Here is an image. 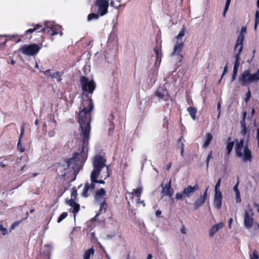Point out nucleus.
Listing matches in <instances>:
<instances>
[{
	"instance_id": "obj_27",
	"label": "nucleus",
	"mask_w": 259,
	"mask_h": 259,
	"mask_svg": "<svg viewBox=\"0 0 259 259\" xmlns=\"http://www.w3.org/2000/svg\"><path fill=\"white\" fill-rule=\"evenodd\" d=\"M245 115H246V113L244 112L243 113L244 118L240 122V124H241V127H242L241 133L243 135H245L247 133V129L246 127V125H245V119H244Z\"/></svg>"
},
{
	"instance_id": "obj_30",
	"label": "nucleus",
	"mask_w": 259,
	"mask_h": 259,
	"mask_svg": "<svg viewBox=\"0 0 259 259\" xmlns=\"http://www.w3.org/2000/svg\"><path fill=\"white\" fill-rule=\"evenodd\" d=\"M99 14H100L98 13V12H97V13L90 14L88 15V20L89 21H91L94 19H95V20L99 18Z\"/></svg>"
},
{
	"instance_id": "obj_19",
	"label": "nucleus",
	"mask_w": 259,
	"mask_h": 259,
	"mask_svg": "<svg viewBox=\"0 0 259 259\" xmlns=\"http://www.w3.org/2000/svg\"><path fill=\"white\" fill-rule=\"evenodd\" d=\"M142 191H143V187H139L137 189H133V192H128L127 194H128L129 197H130V198L132 199H133L134 195H135L136 197L139 198L141 196Z\"/></svg>"
},
{
	"instance_id": "obj_58",
	"label": "nucleus",
	"mask_w": 259,
	"mask_h": 259,
	"mask_svg": "<svg viewBox=\"0 0 259 259\" xmlns=\"http://www.w3.org/2000/svg\"><path fill=\"white\" fill-rule=\"evenodd\" d=\"M115 236V234H107L106 237L108 238V239H111L112 238V237H113L114 236Z\"/></svg>"
},
{
	"instance_id": "obj_54",
	"label": "nucleus",
	"mask_w": 259,
	"mask_h": 259,
	"mask_svg": "<svg viewBox=\"0 0 259 259\" xmlns=\"http://www.w3.org/2000/svg\"><path fill=\"white\" fill-rule=\"evenodd\" d=\"M221 103L220 102H218V104H217V108H218V110L219 111V115H218V117H219L220 116V109H221Z\"/></svg>"
},
{
	"instance_id": "obj_42",
	"label": "nucleus",
	"mask_w": 259,
	"mask_h": 259,
	"mask_svg": "<svg viewBox=\"0 0 259 259\" xmlns=\"http://www.w3.org/2000/svg\"><path fill=\"white\" fill-rule=\"evenodd\" d=\"M212 158V152H211L207 156V158H206V168H208V164H209V160L210 159Z\"/></svg>"
},
{
	"instance_id": "obj_31",
	"label": "nucleus",
	"mask_w": 259,
	"mask_h": 259,
	"mask_svg": "<svg viewBox=\"0 0 259 259\" xmlns=\"http://www.w3.org/2000/svg\"><path fill=\"white\" fill-rule=\"evenodd\" d=\"M249 257L250 259H258L259 255L257 251L255 250H254L252 252L251 251L249 252Z\"/></svg>"
},
{
	"instance_id": "obj_17",
	"label": "nucleus",
	"mask_w": 259,
	"mask_h": 259,
	"mask_svg": "<svg viewBox=\"0 0 259 259\" xmlns=\"http://www.w3.org/2000/svg\"><path fill=\"white\" fill-rule=\"evenodd\" d=\"M95 189V186L91 183H87L83 188L82 195L84 197H88L89 195V192Z\"/></svg>"
},
{
	"instance_id": "obj_63",
	"label": "nucleus",
	"mask_w": 259,
	"mask_h": 259,
	"mask_svg": "<svg viewBox=\"0 0 259 259\" xmlns=\"http://www.w3.org/2000/svg\"><path fill=\"white\" fill-rule=\"evenodd\" d=\"M236 75H237V73L234 74V72L233 71V76H232V80L233 81L235 79Z\"/></svg>"
},
{
	"instance_id": "obj_32",
	"label": "nucleus",
	"mask_w": 259,
	"mask_h": 259,
	"mask_svg": "<svg viewBox=\"0 0 259 259\" xmlns=\"http://www.w3.org/2000/svg\"><path fill=\"white\" fill-rule=\"evenodd\" d=\"M221 179H219L218 181L214 188V193H221L222 192L220 191V186H221Z\"/></svg>"
},
{
	"instance_id": "obj_40",
	"label": "nucleus",
	"mask_w": 259,
	"mask_h": 259,
	"mask_svg": "<svg viewBox=\"0 0 259 259\" xmlns=\"http://www.w3.org/2000/svg\"><path fill=\"white\" fill-rule=\"evenodd\" d=\"M240 64V62H237V61H235L233 67V71L234 72V74L237 73L238 69Z\"/></svg>"
},
{
	"instance_id": "obj_21",
	"label": "nucleus",
	"mask_w": 259,
	"mask_h": 259,
	"mask_svg": "<svg viewBox=\"0 0 259 259\" xmlns=\"http://www.w3.org/2000/svg\"><path fill=\"white\" fill-rule=\"evenodd\" d=\"M244 37L242 36H238L235 46V50L238 51L240 53L243 48V41Z\"/></svg>"
},
{
	"instance_id": "obj_52",
	"label": "nucleus",
	"mask_w": 259,
	"mask_h": 259,
	"mask_svg": "<svg viewBox=\"0 0 259 259\" xmlns=\"http://www.w3.org/2000/svg\"><path fill=\"white\" fill-rule=\"evenodd\" d=\"M256 140L257 141V144L259 147V128L257 130V134H256Z\"/></svg>"
},
{
	"instance_id": "obj_44",
	"label": "nucleus",
	"mask_w": 259,
	"mask_h": 259,
	"mask_svg": "<svg viewBox=\"0 0 259 259\" xmlns=\"http://www.w3.org/2000/svg\"><path fill=\"white\" fill-rule=\"evenodd\" d=\"M246 32V28L245 27H242L241 29V32L239 36H242L244 37V34Z\"/></svg>"
},
{
	"instance_id": "obj_25",
	"label": "nucleus",
	"mask_w": 259,
	"mask_h": 259,
	"mask_svg": "<svg viewBox=\"0 0 259 259\" xmlns=\"http://www.w3.org/2000/svg\"><path fill=\"white\" fill-rule=\"evenodd\" d=\"M68 204L73 208L72 212L74 214L76 213L79 210L80 206L78 204L74 201L70 200L68 201Z\"/></svg>"
},
{
	"instance_id": "obj_46",
	"label": "nucleus",
	"mask_w": 259,
	"mask_h": 259,
	"mask_svg": "<svg viewBox=\"0 0 259 259\" xmlns=\"http://www.w3.org/2000/svg\"><path fill=\"white\" fill-rule=\"evenodd\" d=\"M238 185H239V181H238L237 182V183L236 184V185L234 186V187L233 188V190L235 191V194L240 192L238 189Z\"/></svg>"
},
{
	"instance_id": "obj_16",
	"label": "nucleus",
	"mask_w": 259,
	"mask_h": 259,
	"mask_svg": "<svg viewBox=\"0 0 259 259\" xmlns=\"http://www.w3.org/2000/svg\"><path fill=\"white\" fill-rule=\"evenodd\" d=\"M222 198V193H214L213 203L214 206L218 209H220L221 208Z\"/></svg>"
},
{
	"instance_id": "obj_36",
	"label": "nucleus",
	"mask_w": 259,
	"mask_h": 259,
	"mask_svg": "<svg viewBox=\"0 0 259 259\" xmlns=\"http://www.w3.org/2000/svg\"><path fill=\"white\" fill-rule=\"evenodd\" d=\"M67 213L66 212H64L59 216L57 222L58 223H60L62 221H63L65 218L67 216Z\"/></svg>"
},
{
	"instance_id": "obj_1",
	"label": "nucleus",
	"mask_w": 259,
	"mask_h": 259,
	"mask_svg": "<svg viewBox=\"0 0 259 259\" xmlns=\"http://www.w3.org/2000/svg\"><path fill=\"white\" fill-rule=\"evenodd\" d=\"M79 107L78 121L80 127V134L83 138V143L88 142L90 137L91 111L93 109V103L88 95L85 96Z\"/></svg>"
},
{
	"instance_id": "obj_6",
	"label": "nucleus",
	"mask_w": 259,
	"mask_h": 259,
	"mask_svg": "<svg viewBox=\"0 0 259 259\" xmlns=\"http://www.w3.org/2000/svg\"><path fill=\"white\" fill-rule=\"evenodd\" d=\"M80 85L83 94H92L96 89V84L93 79L82 76L80 78Z\"/></svg>"
},
{
	"instance_id": "obj_39",
	"label": "nucleus",
	"mask_w": 259,
	"mask_h": 259,
	"mask_svg": "<svg viewBox=\"0 0 259 259\" xmlns=\"http://www.w3.org/2000/svg\"><path fill=\"white\" fill-rule=\"evenodd\" d=\"M0 231H2L3 235H6L8 234V230L6 228L3 227L2 225H0Z\"/></svg>"
},
{
	"instance_id": "obj_10",
	"label": "nucleus",
	"mask_w": 259,
	"mask_h": 259,
	"mask_svg": "<svg viewBox=\"0 0 259 259\" xmlns=\"http://www.w3.org/2000/svg\"><path fill=\"white\" fill-rule=\"evenodd\" d=\"M44 25L45 27L41 29L42 31H46L49 27L53 32L52 34V36L58 34H60V35L63 34V32L61 30V27L59 25L54 24L53 22L45 21L44 22Z\"/></svg>"
},
{
	"instance_id": "obj_38",
	"label": "nucleus",
	"mask_w": 259,
	"mask_h": 259,
	"mask_svg": "<svg viewBox=\"0 0 259 259\" xmlns=\"http://www.w3.org/2000/svg\"><path fill=\"white\" fill-rule=\"evenodd\" d=\"M17 148L20 152H23L25 151L24 148L22 146L21 144V139L19 138V140L17 144Z\"/></svg>"
},
{
	"instance_id": "obj_47",
	"label": "nucleus",
	"mask_w": 259,
	"mask_h": 259,
	"mask_svg": "<svg viewBox=\"0 0 259 259\" xmlns=\"http://www.w3.org/2000/svg\"><path fill=\"white\" fill-rule=\"evenodd\" d=\"M24 125L23 124L21 126V133H20V137L19 138L21 139L23 136V135L24 134Z\"/></svg>"
},
{
	"instance_id": "obj_53",
	"label": "nucleus",
	"mask_w": 259,
	"mask_h": 259,
	"mask_svg": "<svg viewBox=\"0 0 259 259\" xmlns=\"http://www.w3.org/2000/svg\"><path fill=\"white\" fill-rule=\"evenodd\" d=\"M181 232L182 234H186V230L184 227V226H183L182 228L181 229Z\"/></svg>"
},
{
	"instance_id": "obj_33",
	"label": "nucleus",
	"mask_w": 259,
	"mask_h": 259,
	"mask_svg": "<svg viewBox=\"0 0 259 259\" xmlns=\"http://www.w3.org/2000/svg\"><path fill=\"white\" fill-rule=\"evenodd\" d=\"M259 23V12L256 11L255 14V23H254V30H256L257 26Z\"/></svg>"
},
{
	"instance_id": "obj_49",
	"label": "nucleus",
	"mask_w": 259,
	"mask_h": 259,
	"mask_svg": "<svg viewBox=\"0 0 259 259\" xmlns=\"http://www.w3.org/2000/svg\"><path fill=\"white\" fill-rule=\"evenodd\" d=\"M227 71H228V66H227V64L224 68V71H223L221 78L223 77V76L227 72Z\"/></svg>"
},
{
	"instance_id": "obj_37",
	"label": "nucleus",
	"mask_w": 259,
	"mask_h": 259,
	"mask_svg": "<svg viewBox=\"0 0 259 259\" xmlns=\"http://www.w3.org/2000/svg\"><path fill=\"white\" fill-rule=\"evenodd\" d=\"M21 221H17L13 223L10 226V231L14 230L17 227H18L20 224Z\"/></svg>"
},
{
	"instance_id": "obj_48",
	"label": "nucleus",
	"mask_w": 259,
	"mask_h": 259,
	"mask_svg": "<svg viewBox=\"0 0 259 259\" xmlns=\"http://www.w3.org/2000/svg\"><path fill=\"white\" fill-rule=\"evenodd\" d=\"M208 187L206 188V189H205L203 194L202 195H201V196H202L205 199H206V197H207V191H208Z\"/></svg>"
},
{
	"instance_id": "obj_64",
	"label": "nucleus",
	"mask_w": 259,
	"mask_h": 259,
	"mask_svg": "<svg viewBox=\"0 0 259 259\" xmlns=\"http://www.w3.org/2000/svg\"><path fill=\"white\" fill-rule=\"evenodd\" d=\"M152 255L151 254H148L147 259H152Z\"/></svg>"
},
{
	"instance_id": "obj_28",
	"label": "nucleus",
	"mask_w": 259,
	"mask_h": 259,
	"mask_svg": "<svg viewBox=\"0 0 259 259\" xmlns=\"http://www.w3.org/2000/svg\"><path fill=\"white\" fill-rule=\"evenodd\" d=\"M154 52L156 55V62L155 65H157V64H158L157 66L158 67L159 66V64L161 62V57L159 56L158 50L156 49H154Z\"/></svg>"
},
{
	"instance_id": "obj_57",
	"label": "nucleus",
	"mask_w": 259,
	"mask_h": 259,
	"mask_svg": "<svg viewBox=\"0 0 259 259\" xmlns=\"http://www.w3.org/2000/svg\"><path fill=\"white\" fill-rule=\"evenodd\" d=\"M41 27V26L40 25L36 24L34 28V31L38 30Z\"/></svg>"
},
{
	"instance_id": "obj_56",
	"label": "nucleus",
	"mask_w": 259,
	"mask_h": 259,
	"mask_svg": "<svg viewBox=\"0 0 259 259\" xmlns=\"http://www.w3.org/2000/svg\"><path fill=\"white\" fill-rule=\"evenodd\" d=\"M138 204H143V206H145V204L144 203V200H140V199H138V201H137Z\"/></svg>"
},
{
	"instance_id": "obj_35",
	"label": "nucleus",
	"mask_w": 259,
	"mask_h": 259,
	"mask_svg": "<svg viewBox=\"0 0 259 259\" xmlns=\"http://www.w3.org/2000/svg\"><path fill=\"white\" fill-rule=\"evenodd\" d=\"M231 3V0H226L225 6L224 8V12H223V16L225 17L226 16V13L228 10L230 4Z\"/></svg>"
},
{
	"instance_id": "obj_14",
	"label": "nucleus",
	"mask_w": 259,
	"mask_h": 259,
	"mask_svg": "<svg viewBox=\"0 0 259 259\" xmlns=\"http://www.w3.org/2000/svg\"><path fill=\"white\" fill-rule=\"evenodd\" d=\"M155 95L158 98L163 101H167L169 99L170 97L168 91L162 88H160L156 91Z\"/></svg>"
},
{
	"instance_id": "obj_9",
	"label": "nucleus",
	"mask_w": 259,
	"mask_h": 259,
	"mask_svg": "<svg viewBox=\"0 0 259 259\" xmlns=\"http://www.w3.org/2000/svg\"><path fill=\"white\" fill-rule=\"evenodd\" d=\"M40 50L38 46L35 44L30 45H24L22 46L19 50L23 54L28 56H33L37 54Z\"/></svg>"
},
{
	"instance_id": "obj_4",
	"label": "nucleus",
	"mask_w": 259,
	"mask_h": 259,
	"mask_svg": "<svg viewBox=\"0 0 259 259\" xmlns=\"http://www.w3.org/2000/svg\"><path fill=\"white\" fill-rule=\"evenodd\" d=\"M185 28L183 27L179 34L175 38V42L174 46L173 51L170 54L171 61L179 66L183 58L182 51L184 47L185 39L184 36L185 34Z\"/></svg>"
},
{
	"instance_id": "obj_5",
	"label": "nucleus",
	"mask_w": 259,
	"mask_h": 259,
	"mask_svg": "<svg viewBox=\"0 0 259 259\" xmlns=\"http://www.w3.org/2000/svg\"><path fill=\"white\" fill-rule=\"evenodd\" d=\"M243 140H237L235 143V152L237 157L244 162H250L252 160L251 151L246 146H244Z\"/></svg>"
},
{
	"instance_id": "obj_13",
	"label": "nucleus",
	"mask_w": 259,
	"mask_h": 259,
	"mask_svg": "<svg viewBox=\"0 0 259 259\" xmlns=\"http://www.w3.org/2000/svg\"><path fill=\"white\" fill-rule=\"evenodd\" d=\"M94 201L95 203L106 201V192L103 188L98 189L96 191Z\"/></svg>"
},
{
	"instance_id": "obj_51",
	"label": "nucleus",
	"mask_w": 259,
	"mask_h": 259,
	"mask_svg": "<svg viewBox=\"0 0 259 259\" xmlns=\"http://www.w3.org/2000/svg\"><path fill=\"white\" fill-rule=\"evenodd\" d=\"M238 51V53L235 56V61H237V62H239V58H240V54L239 53V51Z\"/></svg>"
},
{
	"instance_id": "obj_8",
	"label": "nucleus",
	"mask_w": 259,
	"mask_h": 259,
	"mask_svg": "<svg viewBox=\"0 0 259 259\" xmlns=\"http://www.w3.org/2000/svg\"><path fill=\"white\" fill-rule=\"evenodd\" d=\"M241 83L243 85L249 84L251 82L259 80V70L254 74L250 73L248 70L245 71L241 75L240 79Z\"/></svg>"
},
{
	"instance_id": "obj_11",
	"label": "nucleus",
	"mask_w": 259,
	"mask_h": 259,
	"mask_svg": "<svg viewBox=\"0 0 259 259\" xmlns=\"http://www.w3.org/2000/svg\"><path fill=\"white\" fill-rule=\"evenodd\" d=\"M171 180H170L168 183L165 186L163 185V184L160 185V186L162 188V190L161 192V197H163L165 196H168L170 197L171 201H174V198L172 197V195L174 194V189L171 188Z\"/></svg>"
},
{
	"instance_id": "obj_62",
	"label": "nucleus",
	"mask_w": 259,
	"mask_h": 259,
	"mask_svg": "<svg viewBox=\"0 0 259 259\" xmlns=\"http://www.w3.org/2000/svg\"><path fill=\"white\" fill-rule=\"evenodd\" d=\"M41 32H45V33H49L50 31H52L50 29V28L49 27L46 31H42L41 30Z\"/></svg>"
},
{
	"instance_id": "obj_22",
	"label": "nucleus",
	"mask_w": 259,
	"mask_h": 259,
	"mask_svg": "<svg viewBox=\"0 0 259 259\" xmlns=\"http://www.w3.org/2000/svg\"><path fill=\"white\" fill-rule=\"evenodd\" d=\"M96 204H100V209L99 212L95 216L94 218V220H96L100 214L105 212L107 207V204L106 203V201Z\"/></svg>"
},
{
	"instance_id": "obj_24",
	"label": "nucleus",
	"mask_w": 259,
	"mask_h": 259,
	"mask_svg": "<svg viewBox=\"0 0 259 259\" xmlns=\"http://www.w3.org/2000/svg\"><path fill=\"white\" fill-rule=\"evenodd\" d=\"M212 139V136L210 133H207L205 136V138L204 139V142L202 145V147L206 148L209 145L210 142Z\"/></svg>"
},
{
	"instance_id": "obj_50",
	"label": "nucleus",
	"mask_w": 259,
	"mask_h": 259,
	"mask_svg": "<svg viewBox=\"0 0 259 259\" xmlns=\"http://www.w3.org/2000/svg\"><path fill=\"white\" fill-rule=\"evenodd\" d=\"M34 31H35L34 28H30V29H28L27 30H26L25 32V34L26 35L28 33H32Z\"/></svg>"
},
{
	"instance_id": "obj_29",
	"label": "nucleus",
	"mask_w": 259,
	"mask_h": 259,
	"mask_svg": "<svg viewBox=\"0 0 259 259\" xmlns=\"http://www.w3.org/2000/svg\"><path fill=\"white\" fill-rule=\"evenodd\" d=\"M234 142H233V141L229 142L228 143V144L227 145V147H226V149H227V153H228V155L230 154V153L232 151V149H233V146H234Z\"/></svg>"
},
{
	"instance_id": "obj_45",
	"label": "nucleus",
	"mask_w": 259,
	"mask_h": 259,
	"mask_svg": "<svg viewBox=\"0 0 259 259\" xmlns=\"http://www.w3.org/2000/svg\"><path fill=\"white\" fill-rule=\"evenodd\" d=\"M236 201L237 203H240L241 202V198H240V192L236 193Z\"/></svg>"
},
{
	"instance_id": "obj_26",
	"label": "nucleus",
	"mask_w": 259,
	"mask_h": 259,
	"mask_svg": "<svg viewBox=\"0 0 259 259\" xmlns=\"http://www.w3.org/2000/svg\"><path fill=\"white\" fill-rule=\"evenodd\" d=\"M187 111L190 115L191 118L195 120L196 118V114L197 112V109L195 107H190L187 108Z\"/></svg>"
},
{
	"instance_id": "obj_55",
	"label": "nucleus",
	"mask_w": 259,
	"mask_h": 259,
	"mask_svg": "<svg viewBox=\"0 0 259 259\" xmlns=\"http://www.w3.org/2000/svg\"><path fill=\"white\" fill-rule=\"evenodd\" d=\"M161 214V211L160 210H157L155 212V214L157 217H159Z\"/></svg>"
},
{
	"instance_id": "obj_43",
	"label": "nucleus",
	"mask_w": 259,
	"mask_h": 259,
	"mask_svg": "<svg viewBox=\"0 0 259 259\" xmlns=\"http://www.w3.org/2000/svg\"><path fill=\"white\" fill-rule=\"evenodd\" d=\"M251 97V92L249 89L248 90V92L246 94V97L245 98V102L247 103L248 101L250 99Z\"/></svg>"
},
{
	"instance_id": "obj_18",
	"label": "nucleus",
	"mask_w": 259,
	"mask_h": 259,
	"mask_svg": "<svg viewBox=\"0 0 259 259\" xmlns=\"http://www.w3.org/2000/svg\"><path fill=\"white\" fill-rule=\"evenodd\" d=\"M224 226V224L222 222H220L219 224L213 225L211 228L209 230V235L210 237H213L214 235Z\"/></svg>"
},
{
	"instance_id": "obj_3",
	"label": "nucleus",
	"mask_w": 259,
	"mask_h": 259,
	"mask_svg": "<svg viewBox=\"0 0 259 259\" xmlns=\"http://www.w3.org/2000/svg\"><path fill=\"white\" fill-rule=\"evenodd\" d=\"M106 159L101 155L97 154L92 158L93 169L90 179L91 183L95 186L96 183L104 184V180L110 176L109 165H106Z\"/></svg>"
},
{
	"instance_id": "obj_41",
	"label": "nucleus",
	"mask_w": 259,
	"mask_h": 259,
	"mask_svg": "<svg viewBox=\"0 0 259 259\" xmlns=\"http://www.w3.org/2000/svg\"><path fill=\"white\" fill-rule=\"evenodd\" d=\"M59 75H60L59 72L57 71V72H55L54 73H53V74L52 75V76L53 78L57 79L58 81H60L62 80V79L60 78Z\"/></svg>"
},
{
	"instance_id": "obj_15",
	"label": "nucleus",
	"mask_w": 259,
	"mask_h": 259,
	"mask_svg": "<svg viewBox=\"0 0 259 259\" xmlns=\"http://www.w3.org/2000/svg\"><path fill=\"white\" fill-rule=\"evenodd\" d=\"M252 215V213L251 212L245 211L244 219V227L247 229L251 228L253 225V218Z\"/></svg>"
},
{
	"instance_id": "obj_23",
	"label": "nucleus",
	"mask_w": 259,
	"mask_h": 259,
	"mask_svg": "<svg viewBox=\"0 0 259 259\" xmlns=\"http://www.w3.org/2000/svg\"><path fill=\"white\" fill-rule=\"evenodd\" d=\"M95 253L94 247L86 250L83 254V259H91Z\"/></svg>"
},
{
	"instance_id": "obj_59",
	"label": "nucleus",
	"mask_w": 259,
	"mask_h": 259,
	"mask_svg": "<svg viewBox=\"0 0 259 259\" xmlns=\"http://www.w3.org/2000/svg\"><path fill=\"white\" fill-rule=\"evenodd\" d=\"M77 195V191L76 190H73L71 193V196L72 197L74 196L75 197Z\"/></svg>"
},
{
	"instance_id": "obj_7",
	"label": "nucleus",
	"mask_w": 259,
	"mask_h": 259,
	"mask_svg": "<svg viewBox=\"0 0 259 259\" xmlns=\"http://www.w3.org/2000/svg\"><path fill=\"white\" fill-rule=\"evenodd\" d=\"M198 189V186L197 184L195 185L194 186L189 185L184 188L182 192L177 193L175 195V198L177 200H181L184 198H190Z\"/></svg>"
},
{
	"instance_id": "obj_12",
	"label": "nucleus",
	"mask_w": 259,
	"mask_h": 259,
	"mask_svg": "<svg viewBox=\"0 0 259 259\" xmlns=\"http://www.w3.org/2000/svg\"><path fill=\"white\" fill-rule=\"evenodd\" d=\"M96 5L98 7V13L100 16H104L107 13L109 7V2L107 0H97Z\"/></svg>"
},
{
	"instance_id": "obj_60",
	"label": "nucleus",
	"mask_w": 259,
	"mask_h": 259,
	"mask_svg": "<svg viewBox=\"0 0 259 259\" xmlns=\"http://www.w3.org/2000/svg\"><path fill=\"white\" fill-rule=\"evenodd\" d=\"M233 222V219L232 218H230L229 220V227L230 228H231V224Z\"/></svg>"
},
{
	"instance_id": "obj_61",
	"label": "nucleus",
	"mask_w": 259,
	"mask_h": 259,
	"mask_svg": "<svg viewBox=\"0 0 259 259\" xmlns=\"http://www.w3.org/2000/svg\"><path fill=\"white\" fill-rule=\"evenodd\" d=\"M51 70L50 69H48L45 71H44V74L45 75H48L49 74V72H50Z\"/></svg>"
},
{
	"instance_id": "obj_20",
	"label": "nucleus",
	"mask_w": 259,
	"mask_h": 259,
	"mask_svg": "<svg viewBox=\"0 0 259 259\" xmlns=\"http://www.w3.org/2000/svg\"><path fill=\"white\" fill-rule=\"evenodd\" d=\"M205 200L206 199L201 196L197 198L193 203L194 209H197L198 208L202 206L205 203Z\"/></svg>"
},
{
	"instance_id": "obj_34",
	"label": "nucleus",
	"mask_w": 259,
	"mask_h": 259,
	"mask_svg": "<svg viewBox=\"0 0 259 259\" xmlns=\"http://www.w3.org/2000/svg\"><path fill=\"white\" fill-rule=\"evenodd\" d=\"M182 138H180V139L178 141V146L180 147L181 148V155L183 156V154L184 152V144L183 143L181 142Z\"/></svg>"
},
{
	"instance_id": "obj_2",
	"label": "nucleus",
	"mask_w": 259,
	"mask_h": 259,
	"mask_svg": "<svg viewBox=\"0 0 259 259\" xmlns=\"http://www.w3.org/2000/svg\"><path fill=\"white\" fill-rule=\"evenodd\" d=\"M87 157V153L84 152V147H82L77 152L73 154L72 157L66 160V167L63 169L61 175L70 179L71 181H74L86 161Z\"/></svg>"
}]
</instances>
